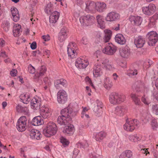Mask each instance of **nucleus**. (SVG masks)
<instances>
[{
    "instance_id": "nucleus-61",
    "label": "nucleus",
    "mask_w": 158,
    "mask_h": 158,
    "mask_svg": "<svg viewBox=\"0 0 158 158\" xmlns=\"http://www.w3.org/2000/svg\"><path fill=\"white\" fill-rule=\"evenodd\" d=\"M17 73V71L15 69H13L11 71V75L13 77L15 76H16V74Z\"/></svg>"
},
{
    "instance_id": "nucleus-23",
    "label": "nucleus",
    "mask_w": 158,
    "mask_h": 158,
    "mask_svg": "<svg viewBox=\"0 0 158 158\" xmlns=\"http://www.w3.org/2000/svg\"><path fill=\"white\" fill-rule=\"evenodd\" d=\"M51 14L49 17V22L50 23H55L59 18L60 13L57 11H55Z\"/></svg>"
},
{
    "instance_id": "nucleus-54",
    "label": "nucleus",
    "mask_w": 158,
    "mask_h": 158,
    "mask_svg": "<svg viewBox=\"0 0 158 158\" xmlns=\"http://www.w3.org/2000/svg\"><path fill=\"white\" fill-rule=\"evenodd\" d=\"M18 121L21 122L23 123H26L27 124V119L26 117L25 116H21L18 120Z\"/></svg>"
},
{
    "instance_id": "nucleus-43",
    "label": "nucleus",
    "mask_w": 158,
    "mask_h": 158,
    "mask_svg": "<svg viewBox=\"0 0 158 158\" xmlns=\"http://www.w3.org/2000/svg\"><path fill=\"white\" fill-rule=\"evenodd\" d=\"M124 156L128 158L132 157L133 153L130 150H127L123 152L122 154Z\"/></svg>"
},
{
    "instance_id": "nucleus-13",
    "label": "nucleus",
    "mask_w": 158,
    "mask_h": 158,
    "mask_svg": "<svg viewBox=\"0 0 158 158\" xmlns=\"http://www.w3.org/2000/svg\"><path fill=\"white\" fill-rule=\"evenodd\" d=\"M51 109L48 107L41 108L40 110V115L44 119L48 118L51 115Z\"/></svg>"
},
{
    "instance_id": "nucleus-29",
    "label": "nucleus",
    "mask_w": 158,
    "mask_h": 158,
    "mask_svg": "<svg viewBox=\"0 0 158 158\" xmlns=\"http://www.w3.org/2000/svg\"><path fill=\"white\" fill-rule=\"evenodd\" d=\"M27 124L26 123H23L20 121H18L16 124V127L18 131L23 132L26 129Z\"/></svg>"
},
{
    "instance_id": "nucleus-45",
    "label": "nucleus",
    "mask_w": 158,
    "mask_h": 158,
    "mask_svg": "<svg viewBox=\"0 0 158 158\" xmlns=\"http://www.w3.org/2000/svg\"><path fill=\"white\" fill-rule=\"evenodd\" d=\"M129 139L130 141L134 142L140 140V138L139 137L137 136L136 135H130L129 137Z\"/></svg>"
},
{
    "instance_id": "nucleus-16",
    "label": "nucleus",
    "mask_w": 158,
    "mask_h": 158,
    "mask_svg": "<svg viewBox=\"0 0 158 158\" xmlns=\"http://www.w3.org/2000/svg\"><path fill=\"white\" fill-rule=\"evenodd\" d=\"M89 64L87 62L80 58L77 59L75 65L78 68L82 69L85 68Z\"/></svg>"
},
{
    "instance_id": "nucleus-11",
    "label": "nucleus",
    "mask_w": 158,
    "mask_h": 158,
    "mask_svg": "<svg viewBox=\"0 0 158 158\" xmlns=\"http://www.w3.org/2000/svg\"><path fill=\"white\" fill-rule=\"evenodd\" d=\"M68 30L66 27L62 28L58 34V39L60 42H63L67 38Z\"/></svg>"
},
{
    "instance_id": "nucleus-56",
    "label": "nucleus",
    "mask_w": 158,
    "mask_h": 158,
    "mask_svg": "<svg viewBox=\"0 0 158 158\" xmlns=\"http://www.w3.org/2000/svg\"><path fill=\"white\" fill-rule=\"evenodd\" d=\"M76 44H75L74 43L72 42L71 43H70L69 44L67 48H72V49L77 50V49L76 48Z\"/></svg>"
},
{
    "instance_id": "nucleus-4",
    "label": "nucleus",
    "mask_w": 158,
    "mask_h": 158,
    "mask_svg": "<svg viewBox=\"0 0 158 158\" xmlns=\"http://www.w3.org/2000/svg\"><path fill=\"white\" fill-rule=\"evenodd\" d=\"M146 38L148 41V45L153 46L158 40V34L156 31H151L147 34Z\"/></svg>"
},
{
    "instance_id": "nucleus-59",
    "label": "nucleus",
    "mask_w": 158,
    "mask_h": 158,
    "mask_svg": "<svg viewBox=\"0 0 158 158\" xmlns=\"http://www.w3.org/2000/svg\"><path fill=\"white\" fill-rule=\"evenodd\" d=\"M30 47L32 49H35L37 47L36 42L35 41L33 42L31 44Z\"/></svg>"
},
{
    "instance_id": "nucleus-48",
    "label": "nucleus",
    "mask_w": 158,
    "mask_h": 158,
    "mask_svg": "<svg viewBox=\"0 0 158 158\" xmlns=\"http://www.w3.org/2000/svg\"><path fill=\"white\" fill-rule=\"evenodd\" d=\"M151 126L153 130H156L158 127V124L156 120L152 119L151 121Z\"/></svg>"
},
{
    "instance_id": "nucleus-38",
    "label": "nucleus",
    "mask_w": 158,
    "mask_h": 158,
    "mask_svg": "<svg viewBox=\"0 0 158 158\" xmlns=\"http://www.w3.org/2000/svg\"><path fill=\"white\" fill-rule=\"evenodd\" d=\"M106 136V134L103 131H102L96 134L95 138L97 141H100Z\"/></svg>"
},
{
    "instance_id": "nucleus-35",
    "label": "nucleus",
    "mask_w": 158,
    "mask_h": 158,
    "mask_svg": "<svg viewBox=\"0 0 158 158\" xmlns=\"http://www.w3.org/2000/svg\"><path fill=\"white\" fill-rule=\"evenodd\" d=\"M104 85L107 89L110 88L112 86L111 80L109 77H106L104 80Z\"/></svg>"
},
{
    "instance_id": "nucleus-8",
    "label": "nucleus",
    "mask_w": 158,
    "mask_h": 158,
    "mask_svg": "<svg viewBox=\"0 0 158 158\" xmlns=\"http://www.w3.org/2000/svg\"><path fill=\"white\" fill-rule=\"evenodd\" d=\"M58 102L60 104H64L67 100V95L66 92L63 90H60L57 93Z\"/></svg>"
},
{
    "instance_id": "nucleus-1",
    "label": "nucleus",
    "mask_w": 158,
    "mask_h": 158,
    "mask_svg": "<svg viewBox=\"0 0 158 158\" xmlns=\"http://www.w3.org/2000/svg\"><path fill=\"white\" fill-rule=\"evenodd\" d=\"M77 113V111L69 106L61 110V116L58 118L57 123L61 125H67L71 123L72 118L75 116Z\"/></svg>"
},
{
    "instance_id": "nucleus-2",
    "label": "nucleus",
    "mask_w": 158,
    "mask_h": 158,
    "mask_svg": "<svg viewBox=\"0 0 158 158\" xmlns=\"http://www.w3.org/2000/svg\"><path fill=\"white\" fill-rule=\"evenodd\" d=\"M125 99V96L124 94L116 92L111 93L109 96V100L110 102L114 105L120 104L124 102Z\"/></svg>"
},
{
    "instance_id": "nucleus-10",
    "label": "nucleus",
    "mask_w": 158,
    "mask_h": 158,
    "mask_svg": "<svg viewBox=\"0 0 158 158\" xmlns=\"http://www.w3.org/2000/svg\"><path fill=\"white\" fill-rule=\"evenodd\" d=\"M74 130V126L70 124V123H69L67 125L64 127L63 132L66 135L71 136L73 134Z\"/></svg>"
},
{
    "instance_id": "nucleus-52",
    "label": "nucleus",
    "mask_w": 158,
    "mask_h": 158,
    "mask_svg": "<svg viewBox=\"0 0 158 158\" xmlns=\"http://www.w3.org/2000/svg\"><path fill=\"white\" fill-rule=\"evenodd\" d=\"M12 15H15L19 14V12L17 9L15 7L11 8V9Z\"/></svg>"
},
{
    "instance_id": "nucleus-50",
    "label": "nucleus",
    "mask_w": 158,
    "mask_h": 158,
    "mask_svg": "<svg viewBox=\"0 0 158 158\" xmlns=\"http://www.w3.org/2000/svg\"><path fill=\"white\" fill-rule=\"evenodd\" d=\"M152 109L153 111L156 115H158V105H155L152 106Z\"/></svg>"
},
{
    "instance_id": "nucleus-22",
    "label": "nucleus",
    "mask_w": 158,
    "mask_h": 158,
    "mask_svg": "<svg viewBox=\"0 0 158 158\" xmlns=\"http://www.w3.org/2000/svg\"><path fill=\"white\" fill-rule=\"evenodd\" d=\"M144 83L140 81H138L135 82L133 86L134 89L137 92L141 91L142 88L144 87Z\"/></svg>"
},
{
    "instance_id": "nucleus-39",
    "label": "nucleus",
    "mask_w": 158,
    "mask_h": 158,
    "mask_svg": "<svg viewBox=\"0 0 158 158\" xmlns=\"http://www.w3.org/2000/svg\"><path fill=\"white\" fill-rule=\"evenodd\" d=\"M46 71V69L45 66H42L39 69L38 73L36 74V76L39 77L42 76L45 73Z\"/></svg>"
},
{
    "instance_id": "nucleus-6",
    "label": "nucleus",
    "mask_w": 158,
    "mask_h": 158,
    "mask_svg": "<svg viewBox=\"0 0 158 158\" xmlns=\"http://www.w3.org/2000/svg\"><path fill=\"white\" fill-rule=\"evenodd\" d=\"M139 121L135 119L127 120L126 123L124 125V129L127 131H132L135 129V126L138 127Z\"/></svg>"
},
{
    "instance_id": "nucleus-21",
    "label": "nucleus",
    "mask_w": 158,
    "mask_h": 158,
    "mask_svg": "<svg viewBox=\"0 0 158 158\" xmlns=\"http://www.w3.org/2000/svg\"><path fill=\"white\" fill-rule=\"evenodd\" d=\"M30 135L32 139H35L37 140L40 139L42 137V135L40 132L34 129L31 130Z\"/></svg>"
},
{
    "instance_id": "nucleus-32",
    "label": "nucleus",
    "mask_w": 158,
    "mask_h": 158,
    "mask_svg": "<svg viewBox=\"0 0 158 158\" xmlns=\"http://www.w3.org/2000/svg\"><path fill=\"white\" fill-rule=\"evenodd\" d=\"M112 31L109 30H107L103 38V41L105 43H107L109 41L112 35Z\"/></svg>"
},
{
    "instance_id": "nucleus-64",
    "label": "nucleus",
    "mask_w": 158,
    "mask_h": 158,
    "mask_svg": "<svg viewBox=\"0 0 158 158\" xmlns=\"http://www.w3.org/2000/svg\"><path fill=\"white\" fill-rule=\"evenodd\" d=\"M147 113L145 111L143 110L142 112L140 113V114L144 118H145L146 117Z\"/></svg>"
},
{
    "instance_id": "nucleus-18",
    "label": "nucleus",
    "mask_w": 158,
    "mask_h": 158,
    "mask_svg": "<svg viewBox=\"0 0 158 158\" xmlns=\"http://www.w3.org/2000/svg\"><path fill=\"white\" fill-rule=\"evenodd\" d=\"M119 15L115 12H111L108 13L106 17V19L108 21H113L119 18Z\"/></svg>"
},
{
    "instance_id": "nucleus-62",
    "label": "nucleus",
    "mask_w": 158,
    "mask_h": 158,
    "mask_svg": "<svg viewBox=\"0 0 158 158\" xmlns=\"http://www.w3.org/2000/svg\"><path fill=\"white\" fill-rule=\"evenodd\" d=\"M0 56L3 57L4 58H5L6 57H7V56L6 54V52L5 51H2L1 52V54H0Z\"/></svg>"
},
{
    "instance_id": "nucleus-63",
    "label": "nucleus",
    "mask_w": 158,
    "mask_h": 158,
    "mask_svg": "<svg viewBox=\"0 0 158 158\" xmlns=\"http://www.w3.org/2000/svg\"><path fill=\"white\" fill-rule=\"evenodd\" d=\"M112 77L114 80L116 81L117 80L118 76L116 73H114L112 75Z\"/></svg>"
},
{
    "instance_id": "nucleus-12",
    "label": "nucleus",
    "mask_w": 158,
    "mask_h": 158,
    "mask_svg": "<svg viewBox=\"0 0 158 158\" xmlns=\"http://www.w3.org/2000/svg\"><path fill=\"white\" fill-rule=\"evenodd\" d=\"M97 104L95 105L93 108V110L96 115L99 116L102 114V108L103 106L102 102L98 100H96Z\"/></svg>"
},
{
    "instance_id": "nucleus-15",
    "label": "nucleus",
    "mask_w": 158,
    "mask_h": 158,
    "mask_svg": "<svg viewBox=\"0 0 158 158\" xmlns=\"http://www.w3.org/2000/svg\"><path fill=\"white\" fill-rule=\"evenodd\" d=\"M134 43L137 48H141L145 43V40L143 36L139 35L135 38Z\"/></svg>"
},
{
    "instance_id": "nucleus-9",
    "label": "nucleus",
    "mask_w": 158,
    "mask_h": 158,
    "mask_svg": "<svg viewBox=\"0 0 158 158\" xmlns=\"http://www.w3.org/2000/svg\"><path fill=\"white\" fill-rule=\"evenodd\" d=\"M156 7L153 4H150L148 6L142 8L143 13L147 15H150L153 14L156 11Z\"/></svg>"
},
{
    "instance_id": "nucleus-27",
    "label": "nucleus",
    "mask_w": 158,
    "mask_h": 158,
    "mask_svg": "<svg viewBox=\"0 0 158 158\" xmlns=\"http://www.w3.org/2000/svg\"><path fill=\"white\" fill-rule=\"evenodd\" d=\"M100 65H97L94 67L93 71L94 76L95 77H98L101 75L102 71Z\"/></svg>"
},
{
    "instance_id": "nucleus-20",
    "label": "nucleus",
    "mask_w": 158,
    "mask_h": 158,
    "mask_svg": "<svg viewBox=\"0 0 158 158\" xmlns=\"http://www.w3.org/2000/svg\"><path fill=\"white\" fill-rule=\"evenodd\" d=\"M96 10L99 12H102L106 8V4L104 2H97L95 4Z\"/></svg>"
},
{
    "instance_id": "nucleus-51",
    "label": "nucleus",
    "mask_w": 158,
    "mask_h": 158,
    "mask_svg": "<svg viewBox=\"0 0 158 158\" xmlns=\"http://www.w3.org/2000/svg\"><path fill=\"white\" fill-rule=\"evenodd\" d=\"M28 71L30 73L33 74L35 73V69L33 66L30 64L28 67Z\"/></svg>"
},
{
    "instance_id": "nucleus-42",
    "label": "nucleus",
    "mask_w": 158,
    "mask_h": 158,
    "mask_svg": "<svg viewBox=\"0 0 158 158\" xmlns=\"http://www.w3.org/2000/svg\"><path fill=\"white\" fill-rule=\"evenodd\" d=\"M115 113L120 116H123L124 114V110L121 107L117 106L115 108Z\"/></svg>"
},
{
    "instance_id": "nucleus-57",
    "label": "nucleus",
    "mask_w": 158,
    "mask_h": 158,
    "mask_svg": "<svg viewBox=\"0 0 158 158\" xmlns=\"http://www.w3.org/2000/svg\"><path fill=\"white\" fill-rule=\"evenodd\" d=\"M12 16L13 17V20L14 21L16 22L19 20V14L15 15Z\"/></svg>"
},
{
    "instance_id": "nucleus-14",
    "label": "nucleus",
    "mask_w": 158,
    "mask_h": 158,
    "mask_svg": "<svg viewBox=\"0 0 158 158\" xmlns=\"http://www.w3.org/2000/svg\"><path fill=\"white\" fill-rule=\"evenodd\" d=\"M54 85L56 89H59L62 88V86L66 87L67 82L63 78L56 80L54 81Z\"/></svg>"
},
{
    "instance_id": "nucleus-30",
    "label": "nucleus",
    "mask_w": 158,
    "mask_h": 158,
    "mask_svg": "<svg viewBox=\"0 0 158 158\" xmlns=\"http://www.w3.org/2000/svg\"><path fill=\"white\" fill-rule=\"evenodd\" d=\"M19 97L20 101L25 104H27L30 100L29 95L28 94H21Z\"/></svg>"
},
{
    "instance_id": "nucleus-49",
    "label": "nucleus",
    "mask_w": 158,
    "mask_h": 158,
    "mask_svg": "<svg viewBox=\"0 0 158 158\" xmlns=\"http://www.w3.org/2000/svg\"><path fill=\"white\" fill-rule=\"evenodd\" d=\"M137 74V70L135 69H130L128 72V75L130 77L136 75Z\"/></svg>"
},
{
    "instance_id": "nucleus-46",
    "label": "nucleus",
    "mask_w": 158,
    "mask_h": 158,
    "mask_svg": "<svg viewBox=\"0 0 158 158\" xmlns=\"http://www.w3.org/2000/svg\"><path fill=\"white\" fill-rule=\"evenodd\" d=\"M158 19V14L156 13L150 19V24H152V25L154 24L156 21Z\"/></svg>"
},
{
    "instance_id": "nucleus-37",
    "label": "nucleus",
    "mask_w": 158,
    "mask_h": 158,
    "mask_svg": "<svg viewBox=\"0 0 158 158\" xmlns=\"http://www.w3.org/2000/svg\"><path fill=\"white\" fill-rule=\"evenodd\" d=\"M86 8L89 10H92L94 8L95 4L94 2L88 1L85 3Z\"/></svg>"
},
{
    "instance_id": "nucleus-53",
    "label": "nucleus",
    "mask_w": 158,
    "mask_h": 158,
    "mask_svg": "<svg viewBox=\"0 0 158 158\" xmlns=\"http://www.w3.org/2000/svg\"><path fill=\"white\" fill-rule=\"evenodd\" d=\"M141 100L145 104L148 105L150 102L148 101V98L146 97H145V95H144L141 98Z\"/></svg>"
},
{
    "instance_id": "nucleus-60",
    "label": "nucleus",
    "mask_w": 158,
    "mask_h": 158,
    "mask_svg": "<svg viewBox=\"0 0 158 158\" xmlns=\"http://www.w3.org/2000/svg\"><path fill=\"white\" fill-rule=\"evenodd\" d=\"M42 38L45 41L49 40L50 39V36L48 35H43L42 36Z\"/></svg>"
},
{
    "instance_id": "nucleus-28",
    "label": "nucleus",
    "mask_w": 158,
    "mask_h": 158,
    "mask_svg": "<svg viewBox=\"0 0 158 158\" xmlns=\"http://www.w3.org/2000/svg\"><path fill=\"white\" fill-rule=\"evenodd\" d=\"M31 106L32 109L37 110L40 108V102L35 98H34L31 101Z\"/></svg>"
},
{
    "instance_id": "nucleus-47",
    "label": "nucleus",
    "mask_w": 158,
    "mask_h": 158,
    "mask_svg": "<svg viewBox=\"0 0 158 158\" xmlns=\"http://www.w3.org/2000/svg\"><path fill=\"white\" fill-rule=\"evenodd\" d=\"M60 141L63 146L65 147L69 144V141L65 138L62 137L60 138Z\"/></svg>"
},
{
    "instance_id": "nucleus-55",
    "label": "nucleus",
    "mask_w": 158,
    "mask_h": 158,
    "mask_svg": "<svg viewBox=\"0 0 158 158\" xmlns=\"http://www.w3.org/2000/svg\"><path fill=\"white\" fill-rule=\"evenodd\" d=\"M85 80L86 82H88L89 84L92 86L93 88H94V85L93 84L92 82L91 79L89 78L88 76H87L85 79Z\"/></svg>"
},
{
    "instance_id": "nucleus-33",
    "label": "nucleus",
    "mask_w": 158,
    "mask_h": 158,
    "mask_svg": "<svg viewBox=\"0 0 158 158\" xmlns=\"http://www.w3.org/2000/svg\"><path fill=\"white\" fill-rule=\"evenodd\" d=\"M16 109L17 111L19 113H23L25 114H27L28 113V110L26 106L23 107L18 105L16 107Z\"/></svg>"
},
{
    "instance_id": "nucleus-25",
    "label": "nucleus",
    "mask_w": 158,
    "mask_h": 158,
    "mask_svg": "<svg viewBox=\"0 0 158 158\" xmlns=\"http://www.w3.org/2000/svg\"><path fill=\"white\" fill-rule=\"evenodd\" d=\"M43 123V120L40 116H37L34 117L31 121L32 125L34 126L40 125Z\"/></svg>"
},
{
    "instance_id": "nucleus-34",
    "label": "nucleus",
    "mask_w": 158,
    "mask_h": 158,
    "mask_svg": "<svg viewBox=\"0 0 158 158\" xmlns=\"http://www.w3.org/2000/svg\"><path fill=\"white\" fill-rule=\"evenodd\" d=\"M75 50L72 48H67L68 54L69 57L72 58L76 57V55H77V54Z\"/></svg>"
},
{
    "instance_id": "nucleus-41",
    "label": "nucleus",
    "mask_w": 158,
    "mask_h": 158,
    "mask_svg": "<svg viewBox=\"0 0 158 158\" xmlns=\"http://www.w3.org/2000/svg\"><path fill=\"white\" fill-rule=\"evenodd\" d=\"M2 26L3 29V30L7 32L9 31V28L10 27V24L9 21L7 20H5L3 22Z\"/></svg>"
},
{
    "instance_id": "nucleus-36",
    "label": "nucleus",
    "mask_w": 158,
    "mask_h": 158,
    "mask_svg": "<svg viewBox=\"0 0 158 158\" xmlns=\"http://www.w3.org/2000/svg\"><path fill=\"white\" fill-rule=\"evenodd\" d=\"M102 64L106 69L109 70L112 69L113 65L112 64L108 59H105L102 62Z\"/></svg>"
},
{
    "instance_id": "nucleus-26",
    "label": "nucleus",
    "mask_w": 158,
    "mask_h": 158,
    "mask_svg": "<svg viewBox=\"0 0 158 158\" xmlns=\"http://www.w3.org/2000/svg\"><path fill=\"white\" fill-rule=\"evenodd\" d=\"M21 26L19 24H16L13 27V35L15 37L19 36L20 35Z\"/></svg>"
},
{
    "instance_id": "nucleus-19",
    "label": "nucleus",
    "mask_w": 158,
    "mask_h": 158,
    "mask_svg": "<svg viewBox=\"0 0 158 158\" xmlns=\"http://www.w3.org/2000/svg\"><path fill=\"white\" fill-rule=\"evenodd\" d=\"M129 20L132 24L139 26L140 25L142 22V18L140 16H131L129 18Z\"/></svg>"
},
{
    "instance_id": "nucleus-31",
    "label": "nucleus",
    "mask_w": 158,
    "mask_h": 158,
    "mask_svg": "<svg viewBox=\"0 0 158 158\" xmlns=\"http://www.w3.org/2000/svg\"><path fill=\"white\" fill-rule=\"evenodd\" d=\"M96 19L98 22V26L101 28H105V23L103 21L102 17L100 15H97L96 17Z\"/></svg>"
},
{
    "instance_id": "nucleus-24",
    "label": "nucleus",
    "mask_w": 158,
    "mask_h": 158,
    "mask_svg": "<svg viewBox=\"0 0 158 158\" xmlns=\"http://www.w3.org/2000/svg\"><path fill=\"white\" fill-rule=\"evenodd\" d=\"M115 41L121 45L124 44L126 42V40L122 34H118L116 35L115 38Z\"/></svg>"
},
{
    "instance_id": "nucleus-58",
    "label": "nucleus",
    "mask_w": 158,
    "mask_h": 158,
    "mask_svg": "<svg viewBox=\"0 0 158 158\" xmlns=\"http://www.w3.org/2000/svg\"><path fill=\"white\" fill-rule=\"evenodd\" d=\"M81 42L85 45L87 44L88 43L87 38L85 37H83L82 38Z\"/></svg>"
},
{
    "instance_id": "nucleus-44",
    "label": "nucleus",
    "mask_w": 158,
    "mask_h": 158,
    "mask_svg": "<svg viewBox=\"0 0 158 158\" xmlns=\"http://www.w3.org/2000/svg\"><path fill=\"white\" fill-rule=\"evenodd\" d=\"M52 5L51 2L48 3L46 5L45 11L47 14H50L52 13Z\"/></svg>"
},
{
    "instance_id": "nucleus-7",
    "label": "nucleus",
    "mask_w": 158,
    "mask_h": 158,
    "mask_svg": "<svg viewBox=\"0 0 158 158\" xmlns=\"http://www.w3.org/2000/svg\"><path fill=\"white\" fill-rule=\"evenodd\" d=\"M117 49V47L111 43H109L103 50V52L109 55L114 54Z\"/></svg>"
},
{
    "instance_id": "nucleus-17",
    "label": "nucleus",
    "mask_w": 158,
    "mask_h": 158,
    "mask_svg": "<svg viewBox=\"0 0 158 158\" xmlns=\"http://www.w3.org/2000/svg\"><path fill=\"white\" fill-rule=\"evenodd\" d=\"M119 53L122 57L127 58L130 55V49L128 46H125L119 50Z\"/></svg>"
},
{
    "instance_id": "nucleus-40",
    "label": "nucleus",
    "mask_w": 158,
    "mask_h": 158,
    "mask_svg": "<svg viewBox=\"0 0 158 158\" xmlns=\"http://www.w3.org/2000/svg\"><path fill=\"white\" fill-rule=\"evenodd\" d=\"M131 97L133 101L134 102L135 104L137 105H140L141 102L137 96L135 94H132L131 95Z\"/></svg>"
},
{
    "instance_id": "nucleus-5",
    "label": "nucleus",
    "mask_w": 158,
    "mask_h": 158,
    "mask_svg": "<svg viewBox=\"0 0 158 158\" xmlns=\"http://www.w3.org/2000/svg\"><path fill=\"white\" fill-rule=\"evenodd\" d=\"M95 19L93 16L88 14L81 17L80 18V21L83 25L88 26L94 23Z\"/></svg>"
},
{
    "instance_id": "nucleus-3",
    "label": "nucleus",
    "mask_w": 158,
    "mask_h": 158,
    "mask_svg": "<svg viewBox=\"0 0 158 158\" xmlns=\"http://www.w3.org/2000/svg\"><path fill=\"white\" fill-rule=\"evenodd\" d=\"M57 128L56 125L53 122L48 123L46 127L43 130V133L48 137L54 135L56 133Z\"/></svg>"
}]
</instances>
